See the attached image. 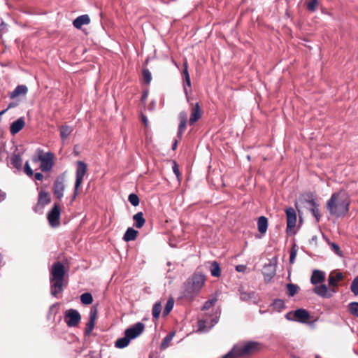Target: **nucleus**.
Returning <instances> with one entry per match:
<instances>
[{
    "instance_id": "09e8293b",
    "label": "nucleus",
    "mask_w": 358,
    "mask_h": 358,
    "mask_svg": "<svg viewBox=\"0 0 358 358\" xmlns=\"http://www.w3.org/2000/svg\"><path fill=\"white\" fill-rule=\"evenodd\" d=\"M330 247L336 254L341 255V251L338 244H336V243H330Z\"/></svg>"
},
{
    "instance_id": "4468645a",
    "label": "nucleus",
    "mask_w": 358,
    "mask_h": 358,
    "mask_svg": "<svg viewBox=\"0 0 358 358\" xmlns=\"http://www.w3.org/2000/svg\"><path fill=\"white\" fill-rule=\"evenodd\" d=\"M275 265L271 263L266 264L263 268V275L264 280L267 282H270L275 275Z\"/></svg>"
},
{
    "instance_id": "f257e3e1",
    "label": "nucleus",
    "mask_w": 358,
    "mask_h": 358,
    "mask_svg": "<svg viewBox=\"0 0 358 358\" xmlns=\"http://www.w3.org/2000/svg\"><path fill=\"white\" fill-rule=\"evenodd\" d=\"M350 198L348 193L341 189L331 194L326 207L330 215L336 217L345 216L349 211Z\"/></svg>"
},
{
    "instance_id": "72a5a7b5",
    "label": "nucleus",
    "mask_w": 358,
    "mask_h": 358,
    "mask_svg": "<svg viewBox=\"0 0 358 358\" xmlns=\"http://www.w3.org/2000/svg\"><path fill=\"white\" fill-rule=\"evenodd\" d=\"M162 311V303L159 301L156 302L152 310V317L154 319L157 320L159 317L160 313Z\"/></svg>"
},
{
    "instance_id": "9d476101",
    "label": "nucleus",
    "mask_w": 358,
    "mask_h": 358,
    "mask_svg": "<svg viewBox=\"0 0 358 358\" xmlns=\"http://www.w3.org/2000/svg\"><path fill=\"white\" fill-rule=\"evenodd\" d=\"M47 217L51 227H56L59 225L60 208L57 204L55 203L54 207L48 213Z\"/></svg>"
},
{
    "instance_id": "0eeeda50",
    "label": "nucleus",
    "mask_w": 358,
    "mask_h": 358,
    "mask_svg": "<svg viewBox=\"0 0 358 358\" xmlns=\"http://www.w3.org/2000/svg\"><path fill=\"white\" fill-rule=\"evenodd\" d=\"M81 320L79 312L75 309H69L65 312L64 320L69 327H75L78 325Z\"/></svg>"
},
{
    "instance_id": "ea45409f",
    "label": "nucleus",
    "mask_w": 358,
    "mask_h": 358,
    "mask_svg": "<svg viewBox=\"0 0 358 358\" xmlns=\"http://www.w3.org/2000/svg\"><path fill=\"white\" fill-rule=\"evenodd\" d=\"M173 335H174L173 334H169L164 338V339L162 340V343H161L162 349H164V348H167V346L169 345V343L172 340Z\"/></svg>"
},
{
    "instance_id": "49530a36",
    "label": "nucleus",
    "mask_w": 358,
    "mask_h": 358,
    "mask_svg": "<svg viewBox=\"0 0 358 358\" xmlns=\"http://www.w3.org/2000/svg\"><path fill=\"white\" fill-rule=\"evenodd\" d=\"M24 171L29 176H32L34 175V171L31 169V167L29 166V162H25L24 168Z\"/></svg>"
},
{
    "instance_id": "a878e982",
    "label": "nucleus",
    "mask_w": 358,
    "mask_h": 358,
    "mask_svg": "<svg viewBox=\"0 0 358 358\" xmlns=\"http://www.w3.org/2000/svg\"><path fill=\"white\" fill-rule=\"evenodd\" d=\"M28 92L27 87L26 85H18L15 89L10 93V99H15L21 95H26Z\"/></svg>"
},
{
    "instance_id": "20e7f679",
    "label": "nucleus",
    "mask_w": 358,
    "mask_h": 358,
    "mask_svg": "<svg viewBox=\"0 0 358 358\" xmlns=\"http://www.w3.org/2000/svg\"><path fill=\"white\" fill-rule=\"evenodd\" d=\"M205 282V277L200 273H194L184 285L183 296L192 299L198 294Z\"/></svg>"
},
{
    "instance_id": "b1692460",
    "label": "nucleus",
    "mask_w": 358,
    "mask_h": 358,
    "mask_svg": "<svg viewBox=\"0 0 358 358\" xmlns=\"http://www.w3.org/2000/svg\"><path fill=\"white\" fill-rule=\"evenodd\" d=\"M218 320L217 317L211 320L210 324L208 323V319H202L199 320V329L202 331H206L211 327H213L217 322Z\"/></svg>"
},
{
    "instance_id": "6e6d98bb",
    "label": "nucleus",
    "mask_w": 358,
    "mask_h": 358,
    "mask_svg": "<svg viewBox=\"0 0 358 358\" xmlns=\"http://www.w3.org/2000/svg\"><path fill=\"white\" fill-rule=\"evenodd\" d=\"M34 177L37 180H43V175L41 173H36Z\"/></svg>"
},
{
    "instance_id": "69168bd1",
    "label": "nucleus",
    "mask_w": 358,
    "mask_h": 358,
    "mask_svg": "<svg viewBox=\"0 0 358 358\" xmlns=\"http://www.w3.org/2000/svg\"><path fill=\"white\" fill-rule=\"evenodd\" d=\"M4 26H6V24L3 22L1 23V27H4Z\"/></svg>"
},
{
    "instance_id": "0e129e2a",
    "label": "nucleus",
    "mask_w": 358,
    "mask_h": 358,
    "mask_svg": "<svg viewBox=\"0 0 358 358\" xmlns=\"http://www.w3.org/2000/svg\"><path fill=\"white\" fill-rule=\"evenodd\" d=\"M146 96H147V94H146V93H145V94H143V96H142V99H145V98H146Z\"/></svg>"
},
{
    "instance_id": "e433bc0d",
    "label": "nucleus",
    "mask_w": 358,
    "mask_h": 358,
    "mask_svg": "<svg viewBox=\"0 0 358 358\" xmlns=\"http://www.w3.org/2000/svg\"><path fill=\"white\" fill-rule=\"evenodd\" d=\"M348 307L350 313L358 317V302H351Z\"/></svg>"
},
{
    "instance_id": "37998d69",
    "label": "nucleus",
    "mask_w": 358,
    "mask_h": 358,
    "mask_svg": "<svg viewBox=\"0 0 358 358\" xmlns=\"http://www.w3.org/2000/svg\"><path fill=\"white\" fill-rule=\"evenodd\" d=\"M317 4V0H311L307 3V9L310 11L313 12L316 10Z\"/></svg>"
},
{
    "instance_id": "c9c22d12",
    "label": "nucleus",
    "mask_w": 358,
    "mask_h": 358,
    "mask_svg": "<svg viewBox=\"0 0 358 358\" xmlns=\"http://www.w3.org/2000/svg\"><path fill=\"white\" fill-rule=\"evenodd\" d=\"M80 301L83 304L89 305L93 301L92 296L90 293L86 292L80 296Z\"/></svg>"
},
{
    "instance_id": "7c9ffc66",
    "label": "nucleus",
    "mask_w": 358,
    "mask_h": 358,
    "mask_svg": "<svg viewBox=\"0 0 358 358\" xmlns=\"http://www.w3.org/2000/svg\"><path fill=\"white\" fill-rule=\"evenodd\" d=\"M130 341H131V339L129 337H127V336L124 335V337L118 338L115 341V346L117 348H124L127 347L129 344Z\"/></svg>"
},
{
    "instance_id": "79ce46f5",
    "label": "nucleus",
    "mask_w": 358,
    "mask_h": 358,
    "mask_svg": "<svg viewBox=\"0 0 358 358\" xmlns=\"http://www.w3.org/2000/svg\"><path fill=\"white\" fill-rule=\"evenodd\" d=\"M216 301H217L216 298H213L211 299L206 301L202 308V310H206L210 309L211 307H213L215 305Z\"/></svg>"
},
{
    "instance_id": "f704fd0d",
    "label": "nucleus",
    "mask_w": 358,
    "mask_h": 358,
    "mask_svg": "<svg viewBox=\"0 0 358 358\" xmlns=\"http://www.w3.org/2000/svg\"><path fill=\"white\" fill-rule=\"evenodd\" d=\"M173 306H174V300H173V299L170 298L167 301L166 304L164 308V310L162 313L164 317L168 315L170 313V312L171 311V310L173 308Z\"/></svg>"
},
{
    "instance_id": "412c9836",
    "label": "nucleus",
    "mask_w": 358,
    "mask_h": 358,
    "mask_svg": "<svg viewBox=\"0 0 358 358\" xmlns=\"http://www.w3.org/2000/svg\"><path fill=\"white\" fill-rule=\"evenodd\" d=\"M90 23V18L88 15H82L76 17L73 22V25L76 29H81L83 25L89 24Z\"/></svg>"
},
{
    "instance_id": "4c0bfd02",
    "label": "nucleus",
    "mask_w": 358,
    "mask_h": 358,
    "mask_svg": "<svg viewBox=\"0 0 358 358\" xmlns=\"http://www.w3.org/2000/svg\"><path fill=\"white\" fill-rule=\"evenodd\" d=\"M128 200L130 203L134 206H137L139 204L140 200L137 194L131 193L129 195Z\"/></svg>"
},
{
    "instance_id": "052dcab7",
    "label": "nucleus",
    "mask_w": 358,
    "mask_h": 358,
    "mask_svg": "<svg viewBox=\"0 0 358 358\" xmlns=\"http://www.w3.org/2000/svg\"><path fill=\"white\" fill-rule=\"evenodd\" d=\"M178 145V141L177 140H175L173 145H172V150H175Z\"/></svg>"
},
{
    "instance_id": "473e14b6",
    "label": "nucleus",
    "mask_w": 358,
    "mask_h": 358,
    "mask_svg": "<svg viewBox=\"0 0 358 358\" xmlns=\"http://www.w3.org/2000/svg\"><path fill=\"white\" fill-rule=\"evenodd\" d=\"M286 288L287 290V294L289 296H294L299 291V287L297 285L288 283L286 285Z\"/></svg>"
},
{
    "instance_id": "c756f323",
    "label": "nucleus",
    "mask_w": 358,
    "mask_h": 358,
    "mask_svg": "<svg viewBox=\"0 0 358 358\" xmlns=\"http://www.w3.org/2000/svg\"><path fill=\"white\" fill-rule=\"evenodd\" d=\"M59 130L61 138L62 141H64L69 138L73 129L71 127L63 125L60 127Z\"/></svg>"
},
{
    "instance_id": "1a4fd4ad",
    "label": "nucleus",
    "mask_w": 358,
    "mask_h": 358,
    "mask_svg": "<svg viewBox=\"0 0 358 358\" xmlns=\"http://www.w3.org/2000/svg\"><path fill=\"white\" fill-rule=\"evenodd\" d=\"M144 329L145 324L139 322L130 327L129 328H127L124 331V335L132 340L139 336L143 332Z\"/></svg>"
},
{
    "instance_id": "de8ad7c7",
    "label": "nucleus",
    "mask_w": 358,
    "mask_h": 358,
    "mask_svg": "<svg viewBox=\"0 0 358 358\" xmlns=\"http://www.w3.org/2000/svg\"><path fill=\"white\" fill-rule=\"evenodd\" d=\"M183 71H182V76H183V79L185 78H187V77H189V72H188V63H187V60H185V62H183Z\"/></svg>"
},
{
    "instance_id": "7ed1b4c3",
    "label": "nucleus",
    "mask_w": 358,
    "mask_h": 358,
    "mask_svg": "<svg viewBox=\"0 0 358 358\" xmlns=\"http://www.w3.org/2000/svg\"><path fill=\"white\" fill-rule=\"evenodd\" d=\"M260 344L256 341H248L245 343L235 345L232 349L222 358H241L257 352Z\"/></svg>"
},
{
    "instance_id": "393cba45",
    "label": "nucleus",
    "mask_w": 358,
    "mask_h": 358,
    "mask_svg": "<svg viewBox=\"0 0 358 358\" xmlns=\"http://www.w3.org/2000/svg\"><path fill=\"white\" fill-rule=\"evenodd\" d=\"M240 298L243 301H252L255 303L258 302L257 294L255 292H241L240 294Z\"/></svg>"
},
{
    "instance_id": "2f4dec72",
    "label": "nucleus",
    "mask_w": 358,
    "mask_h": 358,
    "mask_svg": "<svg viewBox=\"0 0 358 358\" xmlns=\"http://www.w3.org/2000/svg\"><path fill=\"white\" fill-rule=\"evenodd\" d=\"M210 271L213 277H219L221 274V271L219 264L214 261L210 264Z\"/></svg>"
},
{
    "instance_id": "4be33fe9",
    "label": "nucleus",
    "mask_w": 358,
    "mask_h": 358,
    "mask_svg": "<svg viewBox=\"0 0 358 358\" xmlns=\"http://www.w3.org/2000/svg\"><path fill=\"white\" fill-rule=\"evenodd\" d=\"M307 203L310 205L309 209L312 215L315 218L316 222H318L320 220L319 204L314 199L308 200Z\"/></svg>"
},
{
    "instance_id": "f3484780",
    "label": "nucleus",
    "mask_w": 358,
    "mask_h": 358,
    "mask_svg": "<svg viewBox=\"0 0 358 358\" xmlns=\"http://www.w3.org/2000/svg\"><path fill=\"white\" fill-rule=\"evenodd\" d=\"M25 125L24 119L23 117H20L17 120L11 123L10 127V134L15 135L17 134Z\"/></svg>"
},
{
    "instance_id": "aec40b11",
    "label": "nucleus",
    "mask_w": 358,
    "mask_h": 358,
    "mask_svg": "<svg viewBox=\"0 0 358 358\" xmlns=\"http://www.w3.org/2000/svg\"><path fill=\"white\" fill-rule=\"evenodd\" d=\"M201 117V110L199 103H196L195 106L192 110L191 116L189 120L190 125L194 124Z\"/></svg>"
},
{
    "instance_id": "f8f14e48",
    "label": "nucleus",
    "mask_w": 358,
    "mask_h": 358,
    "mask_svg": "<svg viewBox=\"0 0 358 358\" xmlns=\"http://www.w3.org/2000/svg\"><path fill=\"white\" fill-rule=\"evenodd\" d=\"M97 317V309L93 306L91 308L89 313V321L86 324L85 329V335L90 336L92 330L94 329L95 321Z\"/></svg>"
},
{
    "instance_id": "f03ea898",
    "label": "nucleus",
    "mask_w": 358,
    "mask_h": 358,
    "mask_svg": "<svg viewBox=\"0 0 358 358\" xmlns=\"http://www.w3.org/2000/svg\"><path fill=\"white\" fill-rule=\"evenodd\" d=\"M66 274L64 266L60 262L52 264L50 273V293L57 297L64 289V280Z\"/></svg>"
},
{
    "instance_id": "8fccbe9b",
    "label": "nucleus",
    "mask_w": 358,
    "mask_h": 358,
    "mask_svg": "<svg viewBox=\"0 0 358 358\" xmlns=\"http://www.w3.org/2000/svg\"><path fill=\"white\" fill-rule=\"evenodd\" d=\"M180 122H187V114L185 111H181L178 116Z\"/></svg>"
},
{
    "instance_id": "2eb2a0df",
    "label": "nucleus",
    "mask_w": 358,
    "mask_h": 358,
    "mask_svg": "<svg viewBox=\"0 0 358 358\" xmlns=\"http://www.w3.org/2000/svg\"><path fill=\"white\" fill-rule=\"evenodd\" d=\"M343 278V273L337 271H332L328 278L329 285L331 288L338 286V282Z\"/></svg>"
},
{
    "instance_id": "bb28decb",
    "label": "nucleus",
    "mask_w": 358,
    "mask_h": 358,
    "mask_svg": "<svg viewBox=\"0 0 358 358\" xmlns=\"http://www.w3.org/2000/svg\"><path fill=\"white\" fill-rule=\"evenodd\" d=\"M10 164L13 168H15L17 170L21 169L22 164V159L19 153L14 152L10 157Z\"/></svg>"
},
{
    "instance_id": "39448f33",
    "label": "nucleus",
    "mask_w": 358,
    "mask_h": 358,
    "mask_svg": "<svg viewBox=\"0 0 358 358\" xmlns=\"http://www.w3.org/2000/svg\"><path fill=\"white\" fill-rule=\"evenodd\" d=\"M87 171V164L82 162H77V168H76V182L74 187V192L73 195V199H75L78 194V190L80 188L85 175L86 174Z\"/></svg>"
},
{
    "instance_id": "864d4df0",
    "label": "nucleus",
    "mask_w": 358,
    "mask_h": 358,
    "mask_svg": "<svg viewBox=\"0 0 358 358\" xmlns=\"http://www.w3.org/2000/svg\"><path fill=\"white\" fill-rule=\"evenodd\" d=\"M246 268L247 267L245 265H238L236 267V271L238 272H245Z\"/></svg>"
},
{
    "instance_id": "dca6fc26",
    "label": "nucleus",
    "mask_w": 358,
    "mask_h": 358,
    "mask_svg": "<svg viewBox=\"0 0 358 358\" xmlns=\"http://www.w3.org/2000/svg\"><path fill=\"white\" fill-rule=\"evenodd\" d=\"M293 315L296 321L301 323L306 322L310 317L309 313L306 310L303 308H299L294 311Z\"/></svg>"
},
{
    "instance_id": "3c124183",
    "label": "nucleus",
    "mask_w": 358,
    "mask_h": 358,
    "mask_svg": "<svg viewBox=\"0 0 358 358\" xmlns=\"http://www.w3.org/2000/svg\"><path fill=\"white\" fill-rule=\"evenodd\" d=\"M296 256V250L293 248L290 252L289 262L293 264Z\"/></svg>"
},
{
    "instance_id": "c03bdc74",
    "label": "nucleus",
    "mask_w": 358,
    "mask_h": 358,
    "mask_svg": "<svg viewBox=\"0 0 358 358\" xmlns=\"http://www.w3.org/2000/svg\"><path fill=\"white\" fill-rule=\"evenodd\" d=\"M57 304L52 305L49 308L48 313V317L50 318L51 316H52L54 317L55 316V315L57 314Z\"/></svg>"
},
{
    "instance_id": "a18cd8bd",
    "label": "nucleus",
    "mask_w": 358,
    "mask_h": 358,
    "mask_svg": "<svg viewBox=\"0 0 358 358\" xmlns=\"http://www.w3.org/2000/svg\"><path fill=\"white\" fill-rule=\"evenodd\" d=\"M183 80H184V84H183L184 92H185V95L187 96V94H188L187 87H191L190 77L185 78L183 79Z\"/></svg>"
},
{
    "instance_id": "13d9d810",
    "label": "nucleus",
    "mask_w": 358,
    "mask_h": 358,
    "mask_svg": "<svg viewBox=\"0 0 358 358\" xmlns=\"http://www.w3.org/2000/svg\"><path fill=\"white\" fill-rule=\"evenodd\" d=\"M141 119H142V122H143L145 126L147 127L148 124V120L147 117L145 115H143L141 117Z\"/></svg>"
},
{
    "instance_id": "603ef678",
    "label": "nucleus",
    "mask_w": 358,
    "mask_h": 358,
    "mask_svg": "<svg viewBox=\"0 0 358 358\" xmlns=\"http://www.w3.org/2000/svg\"><path fill=\"white\" fill-rule=\"evenodd\" d=\"M172 169H173V171L175 173V175L177 177H179L180 176V171H179L178 166V164H177V163L176 162H173Z\"/></svg>"
},
{
    "instance_id": "5fc2aeb1",
    "label": "nucleus",
    "mask_w": 358,
    "mask_h": 358,
    "mask_svg": "<svg viewBox=\"0 0 358 358\" xmlns=\"http://www.w3.org/2000/svg\"><path fill=\"white\" fill-rule=\"evenodd\" d=\"M274 304L278 307H282L284 306V302L281 299H276L274 302Z\"/></svg>"
},
{
    "instance_id": "423d86ee",
    "label": "nucleus",
    "mask_w": 358,
    "mask_h": 358,
    "mask_svg": "<svg viewBox=\"0 0 358 358\" xmlns=\"http://www.w3.org/2000/svg\"><path fill=\"white\" fill-rule=\"evenodd\" d=\"M39 152L38 160L41 162L40 169L43 172H48L52 169L54 165V155L50 152H47L45 155H43L41 150Z\"/></svg>"
},
{
    "instance_id": "5701e85b",
    "label": "nucleus",
    "mask_w": 358,
    "mask_h": 358,
    "mask_svg": "<svg viewBox=\"0 0 358 358\" xmlns=\"http://www.w3.org/2000/svg\"><path fill=\"white\" fill-rule=\"evenodd\" d=\"M50 194L48 192L41 190L38 194L37 206L43 207L50 203Z\"/></svg>"
},
{
    "instance_id": "a211bd4d",
    "label": "nucleus",
    "mask_w": 358,
    "mask_h": 358,
    "mask_svg": "<svg viewBox=\"0 0 358 358\" xmlns=\"http://www.w3.org/2000/svg\"><path fill=\"white\" fill-rule=\"evenodd\" d=\"M325 280V273L320 270H314L310 277V282L313 285L322 283Z\"/></svg>"
},
{
    "instance_id": "6ab92c4d",
    "label": "nucleus",
    "mask_w": 358,
    "mask_h": 358,
    "mask_svg": "<svg viewBox=\"0 0 358 358\" xmlns=\"http://www.w3.org/2000/svg\"><path fill=\"white\" fill-rule=\"evenodd\" d=\"M257 229L261 236H257V238H261L262 236L266 233L268 229V219L265 216H260L257 220Z\"/></svg>"
},
{
    "instance_id": "680f3d73",
    "label": "nucleus",
    "mask_w": 358,
    "mask_h": 358,
    "mask_svg": "<svg viewBox=\"0 0 358 358\" xmlns=\"http://www.w3.org/2000/svg\"><path fill=\"white\" fill-rule=\"evenodd\" d=\"M15 106H16V104H15V103H10L8 105V108H7L6 110H7L8 109H9V108H13V107H15Z\"/></svg>"
},
{
    "instance_id": "6e6552de",
    "label": "nucleus",
    "mask_w": 358,
    "mask_h": 358,
    "mask_svg": "<svg viewBox=\"0 0 358 358\" xmlns=\"http://www.w3.org/2000/svg\"><path fill=\"white\" fill-rule=\"evenodd\" d=\"M65 176L64 174L58 176L53 185V192L55 196L58 199H61L64 196V192L65 189Z\"/></svg>"
},
{
    "instance_id": "e2e57ef3",
    "label": "nucleus",
    "mask_w": 358,
    "mask_h": 358,
    "mask_svg": "<svg viewBox=\"0 0 358 358\" xmlns=\"http://www.w3.org/2000/svg\"><path fill=\"white\" fill-rule=\"evenodd\" d=\"M183 131H182V130H179V129H178V136L179 138H181V137H182V135Z\"/></svg>"
},
{
    "instance_id": "4d7b16f0",
    "label": "nucleus",
    "mask_w": 358,
    "mask_h": 358,
    "mask_svg": "<svg viewBox=\"0 0 358 358\" xmlns=\"http://www.w3.org/2000/svg\"><path fill=\"white\" fill-rule=\"evenodd\" d=\"M186 124H187V122H180L179 126H178V129L184 131L186 128Z\"/></svg>"
},
{
    "instance_id": "cd10ccee",
    "label": "nucleus",
    "mask_w": 358,
    "mask_h": 358,
    "mask_svg": "<svg viewBox=\"0 0 358 358\" xmlns=\"http://www.w3.org/2000/svg\"><path fill=\"white\" fill-rule=\"evenodd\" d=\"M133 220L134 221V226L138 229H141L145 223V220L143 217V213L142 212H138L133 216Z\"/></svg>"
},
{
    "instance_id": "58836bf2",
    "label": "nucleus",
    "mask_w": 358,
    "mask_h": 358,
    "mask_svg": "<svg viewBox=\"0 0 358 358\" xmlns=\"http://www.w3.org/2000/svg\"><path fill=\"white\" fill-rule=\"evenodd\" d=\"M143 76L145 84L148 85L150 83L152 80L151 73L148 69H143Z\"/></svg>"
},
{
    "instance_id": "bf43d9fd",
    "label": "nucleus",
    "mask_w": 358,
    "mask_h": 358,
    "mask_svg": "<svg viewBox=\"0 0 358 358\" xmlns=\"http://www.w3.org/2000/svg\"><path fill=\"white\" fill-rule=\"evenodd\" d=\"M293 315V313L292 312H289L288 313L286 314V318L289 320H292V318L291 317V315Z\"/></svg>"
},
{
    "instance_id": "c85d7f7f",
    "label": "nucleus",
    "mask_w": 358,
    "mask_h": 358,
    "mask_svg": "<svg viewBox=\"0 0 358 358\" xmlns=\"http://www.w3.org/2000/svg\"><path fill=\"white\" fill-rule=\"evenodd\" d=\"M138 235V231L134 229L129 227L124 234L123 240L126 242L134 241Z\"/></svg>"
},
{
    "instance_id": "ddd939ff",
    "label": "nucleus",
    "mask_w": 358,
    "mask_h": 358,
    "mask_svg": "<svg viewBox=\"0 0 358 358\" xmlns=\"http://www.w3.org/2000/svg\"><path fill=\"white\" fill-rule=\"evenodd\" d=\"M287 215V230L292 229L296 225V213L295 210L292 208H287L285 210Z\"/></svg>"
},
{
    "instance_id": "9b49d317",
    "label": "nucleus",
    "mask_w": 358,
    "mask_h": 358,
    "mask_svg": "<svg viewBox=\"0 0 358 358\" xmlns=\"http://www.w3.org/2000/svg\"><path fill=\"white\" fill-rule=\"evenodd\" d=\"M313 292L315 294L322 298H330L336 292V290L335 288L328 289L326 285L321 284L320 285H316L313 289Z\"/></svg>"
},
{
    "instance_id": "a19ab883",
    "label": "nucleus",
    "mask_w": 358,
    "mask_h": 358,
    "mask_svg": "<svg viewBox=\"0 0 358 358\" xmlns=\"http://www.w3.org/2000/svg\"><path fill=\"white\" fill-rule=\"evenodd\" d=\"M350 289L355 296L358 295V275L352 280Z\"/></svg>"
}]
</instances>
